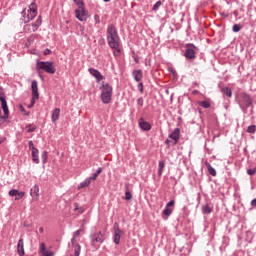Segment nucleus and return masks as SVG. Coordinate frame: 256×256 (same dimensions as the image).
Returning <instances> with one entry per match:
<instances>
[{
  "mask_svg": "<svg viewBox=\"0 0 256 256\" xmlns=\"http://www.w3.org/2000/svg\"><path fill=\"white\" fill-rule=\"evenodd\" d=\"M22 15V23H29L30 21H33L37 17V3L32 2L27 10V8H24L21 12Z\"/></svg>",
  "mask_w": 256,
  "mask_h": 256,
  "instance_id": "nucleus-3",
  "label": "nucleus"
},
{
  "mask_svg": "<svg viewBox=\"0 0 256 256\" xmlns=\"http://www.w3.org/2000/svg\"><path fill=\"white\" fill-rule=\"evenodd\" d=\"M49 153L47 151H43L41 155L42 163L45 165L47 163V158H48Z\"/></svg>",
  "mask_w": 256,
  "mask_h": 256,
  "instance_id": "nucleus-32",
  "label": "nucleus"
},
{
  "mask_svg": "<svg viewBox=\"0 0 256 256\" xmlns=\"http://www.w3.org/2000/svg\"><path fill=\"white\" fill-rule=\"evenodd\" d=\"M24 114L26 115V117H29V115H31V112H26L25 110Z\"/></svg>",
  "mask_w": 256,
  "mask_h": 256,
  "instance_id": "nucleus-60",
  "label": "nucleus"
},
{
  "mask_svg": "<svg viewBox=\"0 0 256 256\" xmlns=\"http://www.w3.org/2000/svg\"><path fill=\"white\" fill-rule=\"evenodd\" d=\"M20 110L22 111V113H25V108H23L22 105H20Z\"/></svg>",
  "mask_w": 256,
  "mask_h": 256,
  "instance_id": "nucleus-59",
  "label": "nucleus"
},
{
  "mask_svg": "<svg viewBox=\"0 0 256 256\" xmlns=\"http://www.w3.org/2000/svg\"><path fill=\"white\" fill-rule=\"evenodd\" d=\"M0 102L2 105V111L4 112V117H0V119H9V106H7V98L0 97Z\"/></svg>",
  "mask_w": 256,
  "mask_h": 256,
  "instance_id": "nucleus-11",
  "label": "nucleus"
},
{
  "mask_svg": "<svg viewBox=\"0 0 256 256\" xmlns=\"http://www.w3.org/2000/svg\"><path fill=\"white\" fill-rule=\"evenodd\" d=\"M200 107H203V109H209L211 107V103L209 101H201L199 102Z\"/></svg>",
  "mask_w": 256,
  "mask_h": 256,
  "instance_id": "nucleus-30",
  "label": "nucleus"
},
{
  "mask_svg": "<svg viewBox=\"0 0 256 256\" xmlns=\"http://www.w3.org/2000/svg\"><path fill=\"white\" fill-rule=\"evenodd\" d=\"M107 41L110 49H114V55L117 57L121 55V49H119V34L113 24L108 25L107 28Z\"/></svg>",
  "mask_w": 256,
  "mask_h": 256,
  "instance_id": "nucleus-1",
  "label": "nucleus"
},
{
  "mask_svg": "<svg viewBox=\"0 0 256 256\" xmlns=\"http://www.w3.org/2000/svg\"><path fill=\"white\" fill-rule=\"evenodd\" d=\"M255 173H256V168L247 170V175H250V177H253V175H255Z\"/></svg>",
  "mask_w": 256,
  "mask_h": 256,
  "instance_id": "nucleus-39",
  "label": "nucleus"
},
{
  "mask_svg": "<svg viewBox=\"0 0 256 256\" xmlns=\"http://www.w3.org/2000/svg\"><path fill=\"white\" fill-rule=\"evenodd\" d=\"M132 53L133 55H135V51H133ZM134 62L139 63V57H137L136 55L134 56Z\"/></svg>",
  "mask_w": 256,
  "mask_h": 256,
  "instance_id": "nucleus-50",
  "label": "nucleus"
},
{
  "mask_svg": "<svg viewBox=\"0 0 256 256\" xmlns=\"http://www.w3.org/2000/svg\"><path fill=\"white\" fill-rule=\"evenodd\" d=\"M241 24H234L232 27V31L233 33H239V31H241Z\"/></svg>",
  "mask_w": 256,
  "mask_h": 256,
  "instance_id": "nucleus-35",
  "label": "nucleus"
},
{
  "mask_svg": "<svg viewBox=\"0 0 256 256\" xmlns=\"http://www.w3.org/2000/svg\"><path fill=\"white\" fill-rule=\"evenodd\" d=\"M44 231H45V229H44L43 227H40V228H39V232H40V233H44Z\"/></svg>",
  "mask_w": 256,
  "mask_h": 256,
  "instance_id": "nucleus-58",
  "label": "nucleus"
},
{
  "mask_svg": "<svg viewBox=\"0 0 256 256\" xmlns=\"http://www.w3.org/2000/svg\"><path fill=\"white\" fill-rule=\"evenodd\" d=\"M28 147H29V149H31V151H33V149H37V148L35 147V145L33 144L32 140H30V141L28 142Z\"/></svg>",
  "mask_w": 256,
  "mask_h": 256,
  "instance_id": "nucleus-42",
  "label": "nucleus"
},
{
  "mask_svg": "<svg viewBox=\"0 0 256 256\" xmlns=\"http://www.w3.org/2000/svg\"><path fill=\"white\" fill-rule=\"evenodd\" d=\"M255 132H256V126L255 125L248 126L247 133L254 134Z\"/></svg>",
  "mask_w": 256,
  "mask_h": 256,
  "instance_id": "nucleus-37",
  "label": "nucleus"
},
{
  "mask_svg": "<svg viewBox=\"0 0 256 256\" xmlns=\"http://www.w3.org/2000/svg\"><path fill=\"white\" fill-rule=\"evenodd\" d=\"M132 76L137 83L143 80V71L141 69L133 70Z\"/></svg>",
  "mask_w": 256,
  "mask_h": 256,
  "instance_id": "nucleus-17",
  "label": "nucleus"
},
{
  "mask_svg": "<svg viewBox=\"0 0 256 256\" xmlns=\"http://www.w3.org/2000/svg\"><path fill=\"white\" fill-rule=\"evenodd\" d=\"M79 235H81V230L75 231L74 234H73V237L77 238V237H79Z\"/></svg>",
  "mask_w": 256,
  "mask_h": 256,
  "instance_id": "nucleus-46",
  "label": "nucleus"
},
{
  "mask_svg": "<svg viewBox=\"0 0 256 256\" xmlns=\"http://www.w3.org/2000/svg\"><path fill=\"white\" fill-rule=\"evenodd\" d=\"M202 213L204 215H209V213H213V209H211L209 204H205L204 206H202Z\"/></svg>",
  "mask_w": 256,
  "mask_h": 256,
  "instance_id": "nucleus-26",
  "label": "nucleus"
},
{
  "mask_svg": "<svg viewBox=\"0 0 256 256\" xmlns=\"http://www.w3.org/2000/svg\"><path fill=\"white\" fill-rule=\"evenodd\" d=\"M51 49H49V48H46L45 50H44V52H43V54L44 55H51Z\"/></svg>",
  "mask_w": 256,
  "mask_h": 256,
  "instance_id": "nucleus-45",
  "label": "nucleus"
},
{
  "mask_svg": "<svg viewBox=\"0 0 256 256\" xmlns=\"http://www.w3.org/2000/svg\"><path fill=\"white\" fill-rule=\"evenodd\" d=\"M251 102H253V99L251 98V96L247 93H242L240 95V99L238 100V105L239 107H245V105Z\"/></svg>",
  "mask_w": 256,
  "mask_h": 256,
  "instance_id": "nucleus-10",
  "label": "nucleus"
},
{
  "mask_svg": "<svg viewBox=\"0 0 256 256\" xmlns=\"http://www.w3.org/2000/svg\"><path fill=\"white\" fill-rule=\"evenodd\" d=\"M161 5H163V2H161L160 0H158L154 5L152 10L153 11H159V7H161Z\"/></svg>",
  "mask_w": 256,
  "mask_h": 256,
  "instance_id": "nucleus-36",
  "label": "nucleus"
},
{
  "mask_svg": "<svg viewBox=\"0 0 256 256\" xmlns=\"http://www.w3.org/2000/svg\"><path fill=\"white\" fill-rule=\"evenodd\" d=\"M249 107H253V102H249V104L244 105L245 109H249Z\"/></svg>",
  "mask_w": 256,
  "mask_h": 256,
  "instance_id": "nucleus-49",
  "label": "nucleus"
},
{
  "mask_svg": "<svg viewBox=\"0 0 256 256\" xmlns=\"http://www.w3.org/2000/svg\"><path fill=\"white\" fill-rule=\"evenodd\" d=\"M185 49L184 57H186V59H195L199 48L192 43H188L185 45Z\"/></svg>",
  "mask_w": 256,
  "mask_h": 256,
  "instance_id": "nucleus-7",
  "label": "nucleus"
},
{
  "mask_svg": "<svg viewBox=\"0 0 256 256\" xmlns=\"http://www.w3.org/2000/svg\"><path fill=\"white\" fill-rule=\"evenodd\" d=\"M244 151H247V148H245Z\"/></svg>",
  "mask_w": 256,
  "mask_h": 256,
  "instance_id": "nucleus-63",
  "label": "nucleus"
},
{
  "mask_svg": "<svg viewBox=\"0 0 256 256\" xmlns=\"http://www.w3.org/2000/svg\"><path fill=\"white\" fill-rule=\"evenodd\" d=\"M100 90V99L102 103H104V105H109V103H111V100L113 99V87L107 82H102Z\"/></svg>",
  "mask_w": 256,
  "mask_h": 256,
  "instance_id": "nucleus-2",
  "label": "nucleus"
},
{
  "mask_svg": "<svg viewBox=\"0 0 256 256\" xmlns=\"http://www.w3.org/2000/svg\"><path fill=\"white\" fill-rule=\"evenodd\" d=\"M71 246L74 249V256L81 255V245L77 243V238H75L74 236L71 239Z\"/></svg>",
  "mask_w": 256,
  "mask_h": 256,
  "instance_id": "nucleus-14",
  "label": "nucleus"
},
{
  "mask_svg": "<svg viewBox=\"0 0 256 256\" xmlns=\"http://www.w3.org/2000/svg\"><path fill=\"white\" fill-rule=\"evenodd\" d=\"M80 213H83V211H80Z\"/></svg>",
  "mask_w": 256,
  "mask_h": 256,
  "instance_id": "nucleus-64",
  "label": "nucleus"
},
{
  "mask_svg": "<svg viewBox=\"0 0 256 256\" xmlns=\"http://www.w3.org/2000/svg\"><path fill=\"white\" fill-rule=\"evenodd\" d=\"M90 75H92V77H95L97 83H99V81H103V79H105V76H103L101 74V72H99V70L95 69V68H89L88 69Z\"/></svg>",
  "mask_w": 256,
  "mask_h": 256,
  "instance_id": "nucleus-13",
  "label": "nucleus"
},
{
  "mask_svg": "<svg viewBox=\"0 0 256 256\" xmlns=\"http://www.w3.org/2000/svg\"><path fill=\"white\" fill-rule=\"evenodd\" d=\"M165 145H167V146L169 147V145H171V140L166 139V140H165Z\"/></svg>",
  "mask_w": 256,
  "mask_h": 256,
  "instance_id": "nucleus-55",
  "label": "nucleus"
},
{
  "mask_svg": "<svg viewBox=\"0 0 256 256\" xmlns=\"http://www.w3.org/2000/svg\"><path fill=\"white\" fill-rule=\"evenodd\" d=\"M40 253L42 256L47 253V246L43 242L40 244Z\"/></svg>",
  "mask_w": 256,
  "mask_h": 256,
  "instance_id": "nucleus-34",
  "label": "nucleus"
},
{
  "mask_svg": "<svg viewBox=\"0 0 256 256\" xmlns=\"http://www.w3.org/2000/svg\"><path fill=\"white\" fill-rule=\"evenodd\" d=\"M17 251L19 256L25 255V246L23 243V238H20L17 244Z\"/></svg>",
  "mask_w": 256,
  "mask_h": 256,
  "instance_id": "nucleus-20",
  "label": "nucleus"
},
{
  "mask_svg": "<svg viewBox=\"0 0 256 256\" xmlns=\"http://www.w3.org/2000/svg\"><path fill=\"white\" fill-rule=\"evenodd\" d=\"M94 21H95L96 25H99V23H101L99 15H97V14L94 15Z\"/></svg>",
  "mask_w": 256,
  "mask_h": 256,
  "instance_id": "nucleus-41",
  "label": "nucleus"
},
{
  "mask_svg": "<svg viewBox=\"0 0 256 256\" xmlns=\"http://www.w3.org/2000/svg\"><path fill=\"white\" fill-rule=\"evenodd\" d=\"M158 167V177H161L163 175V169H165V161H159Z\"/></svg>",
  "mask_w": 256,
  "mask_h": 256,
  "instance_id": "nucleus-28",
  "label": "nucleus"
},
{
  "mask_svg": "<svg viewBox=\"0 0 256 256\" xmlns=\"http://www.w3.org/2000/svg\"><path fill=\"white\" fill-rule=\"evenodd\" d=\"M137 88H138V90L140 91V93H143V82H140V83L137 85Z\"/></svg>",
  "mask_w": 256,
  "mask_h": 256,
  "instance_id": "nucleus-44",
  "label": "nucleus"
},
{
  "mask_svg": "<svg viewBox=\"0 0 256 256\" xmlns=\"http://www.w3.org/2000/svg\"><path fill=\"white\" fill-rule=\"evenodd\" d=\"M192 95H199V91L198 90H193Z\"/></svg>",
  "mask_w": 256,
  "mask_h": 256,
  "instance_id": "nucleus-57",
  "label": "nucleus"
},
{
  "mask_svg": "<svg viewBox=\"0 0 256 256\" xmlns=\"http://www.w3.org/2000/svg\"><path fill=\"white\" fill-rule=\"evenodd\" d=\"M173 213V210L168 208L167 206H165L164 210H163V215H165L166 217H170V215Z\"/></svg>",
  "mask_w": 256,
  "mask_h": 256,
  "instance_id": "nucleus-33",
  "label": "nucleus"
},
{
  "mask_svg": "<svg viewBox=\"0 0 256 256\" xmlns=\"http://www.w3.org/2000/svg\"><path fill=\"white\" fill-rule=\"evenodd\" d=\"M101 173H103V168L99 167L96 170V173H94L91 177H89L90 180L95 181L97 179V177H99V175H101Z\"/></svg>",
  "mask_w": 256,
  "mask_h": 256,
  "instance_id": "nucleus-27",
  "label": "nucleus"
},
{
  "mask_svg": "<svg viewBox=\"0 0 256 256\" xmlns=\"http://www.w3.org/2000/svg\"><path fill=\"white\" fill-rule=\"evenodd\" d=\"M113 229V241L115 245H119V243L121 242V235H123V230L119 229V224L117 222L114 223Z\"/></svg>",
  "mask_w": 256,
  "mask_h": 256,
  "instance_id": "nucleus-9",
  "label": "nucleus"
},
{
  "mask_svg": "<svg viewBox=\"0 0 256 256\" xmlns=\"http://www.w3.org/2000/svg\"><path fill=\"white\" fill-rule=\"evenodd\" d=\"M109 1H111V0H104L105 3H109Z\"/></svg>",
  "mask_w": 256,
  "mask_h": 256,
  "instance_id": "nucleus-62",
  "label": "nucleus"
},
{
  "mask_svg": "<svg viewBox=\"0 0 256 256\" xmlns=\"http://www.w3.org/2000/svg\"><path fill=\"white\" fill-rule=\"evenodd\" d=\"M61 115V109L56 108L52 112V123H56V121H59V116Z\"/></svg>",
  "mask_w": 256,
  "mask_h": 256,
  "instance_id": "nucleus-23",
  "label": "nucleus"
},
{
  "mask_svg": "<svg viewBox=\"0 0 256 256\" xmlns=\"http://www.w3.org/2000/svg\"><path fill=\"white\" fill-rule=\"evenodd\" d=\"M143 104H144V100H143V97H140L137 99V105L139 107H143Z\"/></svg>",
  "mask_w": 256,
  "mask_h": 256,
  "instance_id": "nucleus-40",
  "label": "nucleus"
},
{
  "mask_svg": "<svg viewBox=\"0 0 256 256\" xmlns=\"http://www.w3.org/2000/svg\"><path fill=\"white\" fill-rule=\"evenodd\" d=\"M139 127L143 131H151V124L149 122L145 121L143 118H140Z\"/></svg>",
  "mask_w": 256,
  "mask_h": 256,
  "instance_id": "nucleus-19",
  "label": "nucleus"
},
{
  "mask_svg": "<svg viewBox=\"0 0 256 256\" xmlns=\"http://www.w3.org/2000/svg\"><path fill=\"white\" fill-rule=\"evenodd\" d=\"M30 195L35 199V201H39V185L35 184L31 189H30Z\"/></svg>",
  "mask_w": 256,
  "mask_h": 256,
  "instance_id": "nucleus-18",
  "label": "nucleus"
},
{
  "mask_svg": "<svg viewBox=\"0 0 256 256\" xmlns=\"http://www.w3.org/2000/svg\"><path fill=\"white\" fill-rule=\"evenodd\" d=\"M250 205H251L252 207H256V198H254V199L251 201Z\"/></svg>",
  "mask_w": 256,
  "mask_h": 256,
  "instance_id": "nucleus-53",
  "label": "nucleus"
},
{
  "mask_svg": "<svg viewBox=\"0 0 256 256\" xmlns=\"http://www.w3.org/2000/svg\"><path fill=\"white\" fill-rule=\"evenodd\" d=\"M98 45H105V38H100L98 40Z\"/></svg>",
  "mask_w": 256,
  "mask_h": 256,
  "instance_id": "nucleus-48",
  "label": "nucleus"
},
{
  "mask_svg": "<svg viewBox=\"0 0 256 256\" xmlns=\"http://www.w3.org/2000/svg\"><path fill=\"white\" fill-rule=\"evenodd\" d=\"M32 161L36 165H39V163H40V161H39V149H37V148H33V151H32Z\"/></svg>",
  "mask_w": 256,
  "mask_h": 256,
  "instance_id": "nucleus-22",
  "label": "nucleus"
},
{
  "mask_svg": "<svg viewBox=\"0 0 256 256\" xmlns=\"http://www.w3.org/2000/svg\"><path fill=\"white\" fill-rule=\"evenodd\" d=\"M91 181H93L90 178H86L83 182H81L78 185V189H85V187H89V185H91Z\"/></svg>",
  "mask_w": 256,
  "mask_h": 256,
  "instance_id": "nucleus-24",
  "label": "nucleus"
},
{
  "mask_svg": "<svg viewBox=\"0 0 256 256\" xmlns=\"http://www.w3.org/2000/svg\"><path fill=\"white\" fill-rule=\"evenodd\" d=\"M221 92L223 93V95H225L226 97H232L233 96V91L231 90V88L229 87H224L221 89Z\"/></svg>",
  "mask_w": 256,
  "mask_h": 256,
  "instance_id": "nucleus-25",
  "label": "nucleus"
},
{
  "mask_svg": "<svg viewBox=\"0 0 256 256\" xmlns=\"http://www.w3.org/2000/svg\"><path fill=\"white\" fill-rule=\"evenodd\" d=\"M27 41H28L29 45H31V43H33V38L29 37V38L27 39Z\"/></svg>",
  "mask_w": 256,
  "mask_h": 256,
  "instance_id": "nucleus-56",
  "label": "nucleus"
},
{
  "mask_svg": "<svg viewBox=\"0 0 256 256\" xmlns=\"http://www.w3.org/2000/svg\"><path fill=\"white\" fill-rule=\"evenodd\" d=\"M175 206V200H170L167 204L166 207H174Z\"/></svg>",
  "mask_w": 256,
  "mask_h": 256,
  "instance_id": "nucleus-43",
  "label": "nucleus"
},
{
  "mask_svg": "<svg viewBox=\"0 0 256 256\" xmlns=\"http://www.w3.org/2000/svg\"><path fill=\"white\" fill-rule=\"evenodd\" d=\"M55 255V253H53V251H47L45 254H43L42 256H53Z\"/></svg>",
  "mask_w": 256,
  "mask_h": 256,
  "instance_id": "nucleus-47",
  "label": "nucleus"
},
{
  "mask_svg": "<svg viewBox=\"0 0 256 256\" xmlns=\"http://www.w3.org/2000/svg\"><path fill=\"white\" fill-rule=\"evenodd\" d=\"M74 211H79V203H74Z\"/></svg>",
  "mask_w": 256,
  "mask_h": 256,
  "instance_id": "nucleus-51",
  "label": "nucleus"
},
{
  "mask_svg": "<svg viewBox=\"0 0 256 256\" xmlns=\"http://www.w3.org/2000/svg\"><path fill=\"white\" fill-rule=\"evenodd\" d=\"M181 135V129L179 128H175L169 135V139H172V141H174V145H177V143H179V138Z\"/></svg>",
  "mask_w": 256,
  "mask_h": 256,
  "instance_id": "nucleus-12",
  "label": "nucleus"
},
{
  "mask_svg": "<svg viewBox=\"0 0 256 256\" xmlns=\"http://www.w3.org/2000/svg\"><path fill=\"white\" fill-rule=\"evenodd\" d=\"M36 67L38 71H45L46 73H49L50 75H55L57 69L53 65V62L51 61H38L36 64Z\"/></svg>",
  "mask_w": 256,
  "mask_h": 256,
  "instance_id": "nucleus-5",
  "label": "nucleus"
},
{
  "mask_svg": "<svg viewBox=\"0 0 256 256\" xmlns=\"http://www.w3.org/2000/svg\"><path fill=\"white\" fill-rule=\"evenodd\" d=\"M42 23H43V19L41 18V16H38L35 22L24 26V31H28V33H31V32L35 33V31H37V29L41 27Z\"/></svg>",
  "mask_w": 256,
  "mask_h": 256,
  "instance_id": "nucleus-8",
  "label": "nucleus"
},
{
  "mask_svg": "<svg viewBox=\"0 0 256 256\" xmlns=\"http://www.w3.org/2000/svg\"><path fill=\"white\" fill-rule=\"evenodd\" d=\"M0 97H5V93L3 92V87L0 86Z\"/></svg>",
  "mask_w": 256,
  "mask_h": 256,
  "instance_id": "nucleus-54",
  "label": "nucleus"
},
{
  "mask_svg": "<svg viewBox=\"0 0 256 256\" xmlns=\"http://www.w3.org/2000/svg\"><path fill=\"white\" fill-rule=\"evenodd\" d=\"M204 165L207 168L208 173L212 175V177H217V171L215 170V168H213V166H211L208 161L204 162Z\"/></svg>",
  "mask_w": 256,
  "mask_h": 256,
  "instance_id": "nucleus-21",
  "label": "nucleus"
},
{
  "mask_svg": "<svg viewBox=\"0 0 256 256\" xmlns=\"http://www.w3.org/2000/svg\"><path fill=\"white\" fill-rule=\"evenodd\" d=\"M240 109L243 111L245 115H247V108H245V106H240Z\"/></svg>",
  "mask_w": 256,
  "mask_h": 256,
  "instance_id": "nucleus-52",
  "label": "nucleus"
},
{
  "mask_svg": "<svg viewBox=\"0 0 256 256\" xmlns=\"http://www.w3.org/2000/svg\"><path fill=\"white\" fill-rule=\"evenodd\" d=\"M27 133H35L37 130V126H33V124H29L26 126Z\"/></svg>",
  "mask_w": 256,
  "mask_h": 256,
  "instance_id": "nucleus-31",
  "label": "nucleus"
},
{
  "mask_svg": "<svg viewBox=\"0 0 256 256\" xmlns=\"http://www.w3.org/2000/svg\"><path fill=\"white\" fill-rule=\"evenodd\" d=\"M250 115H253V106L251 107Z\"/></svg>",
  "mask_w": 256,
  "mask_h": 256,
  "instance_id": "nucleus-61",
  "label": "nucleus"
},
{
  "mask_svg": "<svg viewBox=\"0 0 256 256\" xmlns=\"http://www.w3.org/2000/svg\"><path fill=\"white\" fill-rule=\"evenodd\" d=\"M90 239H91V246L94 247V249H99V246H97V243L101 245L105 241V236L101 231H99L90 235Z\"/></svg>",
  "mask_w": 256,
  "mask_h": 256,
  "instance_id": "nucleus-6",
  "label": "nucleus"
},
{
  "mask_svg": "<svg viewBox=\"0 0 256 256\" xmlns=\"http://www.w3.org/2000/svg\"><path fill=\"white\" fill-rule=\"evenodd\" d=\"M39 98H35V97H32L31 98V103L28 105V109H31L32 107L35 106V103L36 101L38 100Z\"/></svg>",
  "mask_w": 256,
  "mask_h": 256,
  "instance_id": "nucleus-38",
  "label": "nucleus"
},
{
  "mask_svg": "<svg viewBox=\"0 0 256 256\" xmlns=\"http://www.w3.org/2000/svg\"><path fill=\"white\" fill-rule=\"evenodd\" d=\"M79 9L75 10V15L78 21H87V11H85V3L83 0H73Z\"/></svg>",
  "mask_w": 256,
  "mask_h": 256,
  "instance_id": "nucleus-4",
  "label": "nucleus"
},
{
  "mask_svg": "<svg viewBox=\"0 0 256 256\" xmlns=\"http://www.w3.org/2000/svg\"><path fill=\"white\" fill-rule=\"evenodd\" d=\"M127 191L125 192L126 201H131L133 199V194L129 191V186H126Z\"/></svg>",
  "mask_w": 256,
  "mask_h": 256,
  "instance_id": "nucleus-29",
  "label": "nucleus"
},
{
  "mask_svg": "<svg viewBox=\"0 0 256 256\" xmlns=\"http://www.w3.org/2000/svg\"><path fill=\"white\" fill-rule=\"evenodd\" d=\"M31 89H32V97L35 99H39V88L37 80H33L31 83Z\"/></svg>",
  "mask_w": 256,
  "mask_h": 256,
  "instance_id": "nucleus-16",
  "label": "nucleus"
},
{
  "mask_svg": "<svg viewBox=\"0 0 256 256\" xmlns=\"http://www.w3.org/2000/svg\"><path fill=\"white\" fill-rule=\"evenodd\" d=\"M8 194L10 197H15L16 201H19V199H23V197H25V192H21L17 189L10 190Z\"/></svg>",
  "mask_w": 256,
  "mask_h": 256,
  "instance_id": "nucleus-15",
  "label": "nucleus"
}]
</instances>
